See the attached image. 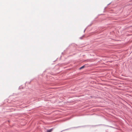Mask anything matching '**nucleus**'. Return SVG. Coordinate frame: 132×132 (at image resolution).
I'll return each mask as SVG.
<instances>
[{
	"label": "nucleus",
	"mask_w": 132,
	"mask_h": 132,
	"mask_svg": "<svg viewBox=\"0 0 132 132\" xmlns=\"http://www.w3.org/2000/svg\"><path fill=\"white\" fill-rule=\"evenodd\" d=\"M53 129L54 128H53L49 130H47V132H51Z\"/></svg>",
	"instance_id": "1"
},
{
	"label": "nucleus",
	"mask_w": 132,
	"mask_h": 132,
	"mask_svg": "<svg viewBox=\"0 0 132 132\" xmlns=\"http://www.w3.org/2000/svg\"><path fill=\"white\" fill-rule=\"evenodd\" d=\"M85 65H83V66H82L79 69L80 70H81V69H83L84 68H85Z\"/></svg>",
	"instance_id": "2"
},
{
	"label": "nucleus",
	"mask_w": 132,
	"mask_h": 132,
	"mask_svg": "<svg viewBox=\"0 0 132 132\" xmlns=\"http://www.w3.org/2000/svg\"><path fill=\"white\" fill-rule=\"evenodd\" d=\"M80 38L81 39H82V38H81V37H80Z\"/></svg>",
	"instance_id": "4"
},
{
	"label": "nucleus",
	"mask_w": 132,
	"mask_h": 132,
	"mask_svg": "<svg viewBox=\"0 0 132 132\" xmlns=\"http://www.w3.org/2000/svg\"><path fill=\"white\" fill-rule=\"evenodd\" d=\"M85 29L84 30V32H85Z\"/></svg>",
	"instance_id": "3"
}]
</instances>
